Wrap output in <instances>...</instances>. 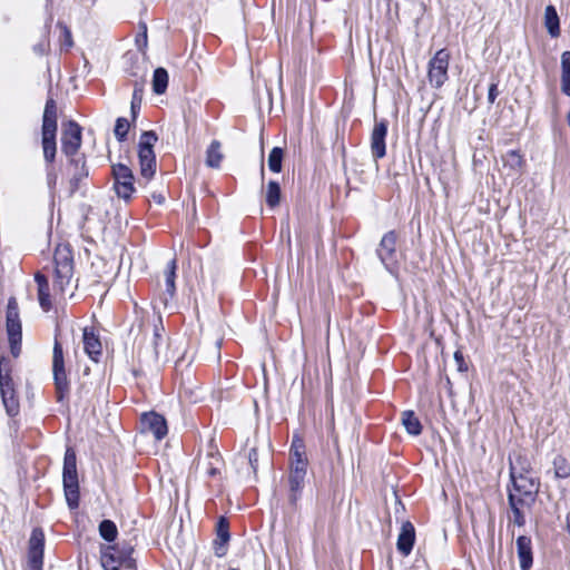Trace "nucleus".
I'll use <instances>...</instances> for the list:
<instances>
[{"label":"nucleus","instance_id":"32","mask_svg":"<svg viewBox=\"0 0 570 570\" xmlns=\"http://www.w3.org/2000/svg\"><path fill=\"white\" fill-rule=\"evenodd\" d=\"M510 509L512 511L513 518L512 521L518 527H523L525 524V517L523 513V508H530V504L509 501Z\"/></svg>","mask_w":570,"mask_h":570},{"label":"nucleus","instance_id":"40","mask_svg":"<svg viewBox=\"0 0 570 570\" xmlns=\"http://www.w3.org/2000/svg\"><path fill=\"white\" fill-rule=\"evenodd\" d=\"M306 459L304 455V443L298 436H295L291 446V461L296 459Z\"/></svg>","mask_w":570,"mask_h":570},{"label":"nucleus","instance_id":"21","mask_svg":"<svg viewBox=\"0 0 570 570\" xmlns=\"http://www.w3.org/2000/svg\"><path fill=\"white\" fill-rule=\"evenodd\" d=\"M35 281L38 284V301L43 311H49L51 307V299L49 293V283L45 275L37 273Z\"/></svg>","mask_w":570,"mask_h":570},{"label":"nucleus","instance_id":"1","mask_svg":"<svg viewBox=\"0 0 570 570\" xmlns=\"http://www.w3.org/2000/svg\"><path fill=\"white\" fill-rule=\"evenodd\" d=\"M57 108L53 99H48L45 106L41 127V145L43 158L47 163H52L57 153Z\"/></svg>","mask_w":570,"mask_h":570},{"label":"nucleus","instance_id":"43","mask_svg":"<svg viewBox=\"0 0 570 570\" xmlns=\"http://www.w3.org/2000/svg\"><path fill=\"white\" fill-rule=\"evenodd\" d=\"M248 464L252 469L254 475H256L257 466H258V455L257 449L252 448L247 454Z\"/></svg>","mask_w":570,"mask_h":570},{"label":"nucleus","instance_id":"8","mask_svg":"<svg viewBox=\"0 0 570 570\" xmlns=\"http://www.w3.org/2000/svg\"><path fill=\"white\" fill-rule=\"evenodd\" d=\"M114 189L119 198L129 200L135 193V177L132 170L124 164L112 166Z\"/></svg>","mask_w":570,"mask_h":570},{"label":"nucleus","instance_id":"44","mask_svg":"<svg viewBox=\"0 0 570 570\" xmlns=\"http://www.w3.org/2000/svg\"><path fill=\"white\" fill-rule=\"evenodd\" d=\"M59 26L61 27V30H62V47H65L66 49H69L73 45L71 32L66 26H62V24H59Z\"/></svg>","mask_w":570,"mask_h":570},{"label":"nucleus","instance_id":"20","mask_svg":"<svg viewBox=\"0 0 570 570\" xmlns=\"http://www.w3.org/2000/svg\"><path fill=\"white\" fill-rule=\"evenodd\" d=\"M14 391L12 377H11V364L4 356L0 357V393L10 394L9 392Z\"/></svg>","mask_w":570,"mask_h":570},{"label":"nucleus","instance_id":"22","mask_svg":"<svg viewBox=\"0 0 570 570\" xmlns=\"http://www.w3.org/2000/svg\"><path fill=\"white\" fill-rule=\"evenodd\" d=\"M82 340H83L85 352L92 360H96V356L101 354V343H100L98 336L94 333L92 330L85 328Z\"/></svg>","mask_w":570,"mask_h":570},{"label":"nucleus","instance_id":"47","mask_svg":"<svg viewBox=\"0 0 570 570\" xmlns=\"http://www.w3.org/2000/svg\"><path fill=\"white\" fill-rule=\"evenodd\" d=\"M153 198H154V200H155L157 204H159V205H160V204H163V203H164V200H165V198H164L160 194H154V195H153Z\"/></svg>","mask_w":570,"mask_h":570},{"label":"nucleus","instance_id":"14","mask_svg":"<svg viewBox=\"0 0 570 570\" xmlns=\"http://www.w3.org/2000/svg\"><path fill=\"white\" fill-rule=\"evenodd\" d=\"M396 235L394 232L386 233L379 245L376 250L377 256L386 269L391 271L396 263Z\"/></svg>","mask_w":570,"mask_h":570},{"label":"nucleus","instance_id":"17","mask_svg":"<svg viewBox=\"0 0 570 570\" xmlns=\"http://www.w3.org/2000/svg\"><path fill=\"white\" fill-rule=\"evenodd\" d=\"M229 539V523L226 518L220 517L216 524V539L214 540V552L217 557L222 558L227 553Z\"/></svg>","mask_w":570,"mask_h":570},{"label":"nucleus","instance_id":"48","mask_svg":"<svg viewBox=\"0 0 570 570\" xmlns=\"http://www.w3.org/2000/svg\"><path fill=\"white\" fill-rule=\"evenodd\" d=\"M261 175H262V178H264V165L262 164V168H261Z\"/></svg>","mask_w":570,"mask_h":570},{"label":"nucleus","instance_id":"9","mask_svg":"<svg viewBox=\"0 0 570 570\" xmlns=\"http://www.w3.org/2000/svg\"><path fill=\"white\" fill-rule=\"evenodd\" d=\"M307 459H296L291 461L288 475L289 483V502L296 504L304 488L306 476Z\"/></svg>","mask_w":570,"mask_h":570},{"label":"nucleus","instance_id":"7","mask_svg":"<svg viewBox=\"0 0 570 570\" xmlns=\"http://www.w3.org/2000/svg\"><path fill=\"white\" fill-rule=\"evenodd\" d=\"M6 321L10 352L17 358L21 353L22 328L18 303L14 297H11L8 302Z\"/></svg>","mask_w":570,"mask_h":570},{"label":"nucleus","instance_id":"18","mask_svg":"<svg viewBox=\"0 0 570 570\" xmlns=\"http://www.w3.org/2000/svg\"><path fill=\"white\" fill-rule=\"evenodd\" d=\"M415 541L414 527L410 522H404L397 538L396 547L403 556H409Z\"/></svg>","mask_w":570,"mask_h":570},{"label":"nucleus","instance_id":"30","mask_svg":"<svg viewBox=\"0 0 570 570\" xmlns=\"http://www.w3.org/2000/svg\"><path fill=\"white\" fill-rule=\"evenodd\" d=\"M206 473L209 476H215L219 473V466L222 465V458L218 454V452H209L206 459V462H204Z\"/></svg>","mask_w":570,"mask_h":570},{"label":"nucleus","instance_id":"13","mask_svg":"<svg viewBox=\"0 0 570 570\" xmlns=\"http://www.w3.org/2000/svg\"><path fill=\"white\" fill-rule=\"evenodd\" d=\"M61 148L66 156H75L81 146V128L75 121H69L62 131Z\"/></svg>","mask_w":570,"mask_h":570},{"label":"nucleus","instance_id":"3","mask_svg":"<svg viewBox=\"0 0 570 570\" xmlns=\"http://www.w3.org/2000/svg\"><path fill=\"white\" fill-rule=\"evenodd\" d=\"M62 481L66 501L70 509H76L79 503V485L76 453L71 448L65 453Z\"/></svg>","mask_w":570,"mask_h":570},{"label":"nucleus","instance_id":"4","mask_svg":"<svg viewBox=\"0 0 570 570\" xmlns=\"http://www.w3.org/2000/svg\"><path fill=\"white\" fill-rule=\"evenodd\" d=\"M53 289L56 295L63 296L72 279V257L67 247H58L55 253Z\"/></svg>","mask_w":570,"mask_h":570},{"label":"nucleus","instance_id":"28","mask_svg":"<svg viewBox=\"0 0 570 570\" xmlns=\"http://www.w3.org/2000/svg\"><path fill=\"white\" fill-rule=\"evenodd\" d=\"M176 268H177L176 259H171L168 263L167 268L164 272L166 294L170 298L174 296L175 289H176V286H175Z\"/></svg>","mask_w":570,"mask_h":570},{"label":"nucleus","instance_id":"45","mask_svg":"<svg viewBox=\"0 0 570 570\" xmlns=\"http://www.w3.org/2000/svg\"><path fill=\"white\" fill-rule=\"evenodd\" d=\"M499 96V90H498V83L497 82H493L490 85L489 87V91H488V101L490 105L494 104L497 97Z\"/></svg>","mask_w":570,"mask_h":570},{"label":"nucleus","instance_id":"46","mask_svg":"<svg viewBox=\"0 0 570 570\" xmlns=\"http://www.w3.org/2000/svg\"><path fill=\"white\" fill-rule=\"evenodd\" d=\"M454 358H455V361H456V364H458L459 370H460V371H463V370H464V368H463V365H464V358H463V355H462V353H461L460 351H456V352L454 353Z\"/></svg>","mask_w":570,"mask_h":570},{"label":"nucleus","instance_id":"15","mask_svg":"<svg viewBox=\"0 0 570 570\" xmlns=\"http://www.w3.org/2000/svg\"><path fill=\"white\" fill-rule=\"evenodd\" d=\"M387 135V121L375 122L371 134V153L374 160L381 159L386 154L385 138Z\"/></svg>","mask_w":570,"mask_h":570},{"label":"nucleus","instance_id":"5","mask_svg":"<svg viewBox=\"0 0 570 570\" xmlns=\"http://www.w3.org/2000/svg\"><path fill=\"white\" fill-rule=\"evenodd\" d=\"M163 328L155 327L151 342L139 351L138 357L141 365L153 368L158 367L160 362L168 360L166 350L167 341L161 334Z\"/></svg>","mask_w":570,"mask_h":570},{"label":"nucleus","instance_id":"41","mask_svg":"<svg viewBox=\"0 0 570 570\" xmlns=\"http://www.w3.org/2000/svg\"><path fill=\"white\" fill-rule=\"evenodd\" d=\"M142 87L138 86L136 83L134 92H132V99H131V114L132 117L136 118L137 110L140 108L141 100H142Z\"/></svg>","mask_w":570,"mask_h":570},{"label":"nucleus","instance_id":"2","mask_svg":"<svg viewBox=\"0 0 570 570\" xmlns=\"http://www.w3.org/2000/svg\"><path fill=\"white\" fill-rule=\"evenodd\" d=\"M512 487L509 488L508 501L532 505L539 492V481L530 474L518 473V465H512Z\"/></svg>","mask_w":570,"mask_h":570},{"label":"nucleus","instance_id":"31","mask_svg":"<svg viewBox=\"0 0 570 570\" xmlns=\"http://www.w3.org/2000/svg\"><path fill=\"white\" fill-rule=\"evenodd\" d=\"M132 549L128 548L125 552H118L115 548L116 564L119 570H135V560L130 558Z\"/></svg>","mask_w":570,"mask_h":570},{"label":"nucleus","instance_id":"49","mask_svg":"<svg viewBox=\"0 0 570 570\" xmlns=\"http://www.w3.org/2000/svg\"><path fill=\"white\" fill-rule=\"evenodd\" d=\"M72 161L78 165V163H80V159H72Z\"/></svg>","mask_w":570,"mask_h":570},{"label":"nucleus","instance_id":"33","mask_svg":"<svg viewBox=\"0 0 570 570\" xmlns=\"http://www.w3.org/2000/svg\"><path fill=\"white\" fill-rule=\"evenodd\" d=\"M99 533L106 541L112 542L117 538V527L111 520H104L99 524Z\"/></svg>","mask_w":570,"mask_h":570},{"label":"nucleus","instance_id":"16","mask_svg":"<svg viewBox=\"0 0 570 570\" xmlns=\"http://www.w3.org/2000/svg\"><path fill=\"white\" fill-rule=\"evenodd\" d=\"M141 424L144 430L150 432L156 440H161L166 436L168 429L164 416L157 413H144L141 415Z\"/></svg>","mask_w":570,"mask_h":570},{"label":"nucleus","instance_id":"6","mask_svg":"<svg viewBox=\"0 0 570 570\" xmlns=\"http://www.w3.org/2000/svg\"><path fill=\"white\" fill-rule=\"evenodd\" d=\"M157 136L154 131H145L138 146V159L140 166V177L148 183L156 173V157L153 150Z\"/></svg>","mask_w":570,"mask_h":570},{"label":"nucleus","instance_id":"36","mask_svg":"<svg viewBox=\"0 0 570 570\" xmlns=\"http://www.w3.org/2000/svg\"><path fill=\"white\" fill-rule=\"evenodd\" d=\"M504 166L513 169L520 170L523 166V158L517 150H510L503 157Z\"/></svg>","mask_w":570,"mask_h":570},{"label":"nucleus","instance_id":"24","mask_svg":"<svg viewBox=\"0 0 570 570\" xmlns=\"http://www.w3.org/2000/svg\"><path fill=\"white\" fill-rule=\"evenodd\" d=\"M544 26L552 38L560 36L559 16L556 8L551 4L547 6L544 10Z\"/></svg>","mask_w":570,"mask_h":570},{"label":"nucleus","instance_id":"35","mask_svg":"<svg viewBox=\"0 0 570 570\" xmlns=\"http://www.w3.org/2000/svg\"><path fill=\"white\" fill-rule=\"evenodd\" d=\"M282 160L283 149L279 147H274L268 156V168L274 173H279L282 170Z\"/></svg>","mask_w":570,"mask_h":570},{"label":"nucleus","instance_id":"11","mask_svg":"<svg viewBox=\"0 0 570 570\" xmlns=\"http://www.w3.org/2000/svg\"><path fill=\"white\" fill-rule=\"evenodd\" d=\"M450 55L446 50H439L429 62V80L430 83L440 88L448 79Z\"/></svg>","mask_w":570,"mask_h":570},{"label":"nucleus","instance_id":"29","mask_svg":"<svg viewBox=\"0 0 570 570\" xmlns=\"http://www.w3.org/2000/svg\"><path fill=\"white\" fill-rule=\"evenodd\" d=\"M265 199L271 208L279 205L281 202V187L277 181L271 180L267 184Z\"/></svg>","mask_w":570,"mask_h":570},{"label":"nucleus","instance_id":"10","mask_svg":"<svg viewBox=\"0 0 570 570\" xmlns=\"http://www.w3.org/2000/svg\"><path fill=\"white\" fill-rule=\"evenodd\" d=\"M52 371L58 401H62L68 393V380L65 371L63 352L60 343L55 342L52 356Z\"/></svg>","mask_w":570,"mask_h":570},{"label":"nucleus","instance_id":"12","mask_svg":"<svg viewBox=\"0 0 570 570\" xmlns=\"http://www.w3.org/2000/svg\"><path fill=\"white\" fill-rule=\"evenodd\" d=\"M45 535L40 529H33L29 539L28 563L31 570H41L43 564Z\"/></svg>","mask_w":570,"mask_h":570},{"label":"nucleus","instance_id":"23","mask_svg":"<svg viewBox=\"0 0 570 570\" xmlns=\"http://www.w3.org/2000/svg\"><path fill=\"white\" fill-rule=\"evenodd\" d=\"M224 159L222 151V144L218 140H213L206 149L205 164L209 168L218 169Z\"/></svg>","mask_w":570,"mask_h":570},{"label":"nucleus","instance_id":"25","mask_svg":"<svg viewBox=\"0 0 570 570\" xmlns=\"http://www.w3.org/2000/svg\"><path fill=\"white\" fill-rule=\"evenodd\" d=\"M561 91L570 97V51L561 55Z\"/></svg>","mask_w":570,"mask_h":570},{"label":"nucleus","instance_id":"26","mask_svg":"<svg viewBox=\"0 0 570 570\" xmlns=\"http://www.w3.org/2000/svg\"><path fill=\"white\" fill-rule=\"evenodd\" d=\"M402 424L406 432L411 435H419L422 432L420 420L415 416L414 412L405 411L402 414Z\"/></svg>","mask_w":570,"mask_h":570},{"label":"nucleus","instance_id":"39","mask_svg":"<svg viewBox=\"0 0 570 570\" xmlns=\"http://www.w3.org/2000/svg\"><path fill=\"white\" fill-rule=\"evenodd\" d=\"M129 121L126 118L119 117L116 120V126L114 129L115 136L119 141H124L126 139L127 132L129 130Z\"/></svg>","mask_w":570,"mask_h":570},{"label":"nucleus","instance_id":"27","mask_svg":"<svg viewBox=\"0 0 570 570\" xmlns=\"http://www.w3.org/2000/svg\"><path fill=\"white\" fill-rule=\"evenodd\" d=\"M168 86V72L166 69L159 67L154 71L153 77V90L157 95H161L166 91Z\"/></svg>","mask_w":570,"mask_h":570},{"label":"nucleus","instance_id":"42","mask_svg":"<svg viewBox=\"0 0 570 570\" xmlns=\"http://www.w3.org/2000/svg\"><path fill=\"white\" fill-rule=\"evenodd\" d=\"M518 465V473L530 474V463L522 456H517L514 461H511V466Z\"/></svg>","mask_w":570,"mask_h":570},{"label":"nucleus","instance_id":"34","mask_svg":"<svg viewBox=\"0 0 570 570\" xmlns=\"http://www.w3.org/2000/svg\"><path fill=\"white\" fill-rule=\"evenodd\" d=\"M10 394H2V402L7 413L10 416H14L19 412V401L16 396V391L9 392Z\"/></svg>","mask_w":570,"mask_h":570},{"label":"nucleus","instance_id":"50","mask_svg":"<svg viewBox=\"0 0 570 570\" xmlns=\"http://www.w3.org/2000/svg\"><path fill=\"white\" fill-rule=\"evenodd\" d=\"M220 342H216V347L219 348Z\"/></svg>","mask_w":570,"mask_h":570},{"label":"nucleus","instance_id":"37","mask_svg":"<svg viewBox=\"0 0 570 570\" xmlns=\"http://www.w3.org/2000/svg\"><path fill=\"white\" fill-rule=\"evenodd\" d=\"M115 547H108L101 556V564L105 570H119L116 564Z\"/></svg>","mask_w":570,"mask_h":570},{"label":"nucleus","instance_id":"19","mask_svg":"<svg viewBox=\"0 0 570 570\" xmlns=\"http://www.w3.org/2000/svg\"><path fill=\"white\" fill-rule=\"evenodd\" d=\"M517 551L521 569L529 570L532 566L531 539L525 535H520L517 539Z\"/></svg>","mask_w":570,"mask_h":570},{"label":"nucleus","instance_id":"38","mask_svg":"<svg viewBox=\"0 0 570 570\" xmlns=\"http://www.w3.org/2000/svg\"><path fill=\"white\" fill-rule=\"evenodd\" d=\"M554 475L557 478H568L570 475V464L562 456H557L553 460Z\"/></svg>","mask_w":570,"mask_h":570}]
</instances>
